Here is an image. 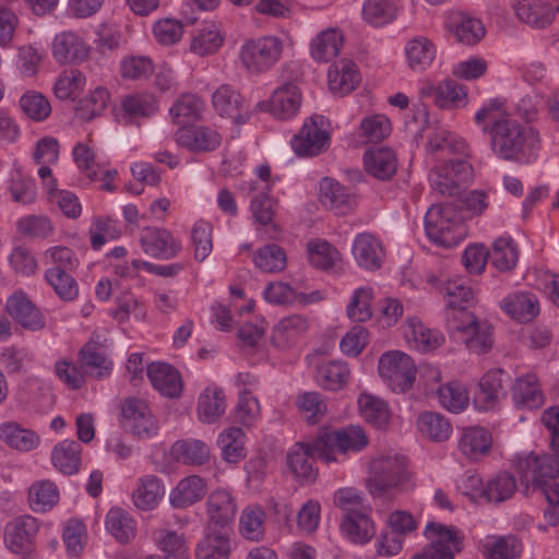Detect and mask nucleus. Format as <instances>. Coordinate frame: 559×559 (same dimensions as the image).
<instances>
[{"label":"nucleus","instance_id":"obj_27","mask_svg":"<svg viewBox=\"0 0 559 559\" xmlns=\"http://www.w3.org/2000/svg\"><path fill=\"white\" fill-rule=\"evenodd\" d=\"M366 171L379 180L391 179L397 169L395 153L389 147H373L364 155Z\"/></svg>","mask_w":559,"mask_h":559},{"label":"nucleus","instance_id":"obj_58","mask_svg":"<svg viewBox=\"0 0 559 559\" xmlns=\"http://www.w3.org/2000/svg\"><path fill=\"white\" fill-rule=\"evenodd\" d=\"M396 14V5L391 0H367L362 7L364 20L373 26L391 23Z\"/></svg>","mask_w":559,"mask_h":559},{"label":"nucleus","instance_id":"obj_28","mask_svg":"<svg viewBox=\"0 0 559 559\" xmlns=\"http://www.w3.org/2000/svg\"><path fill=\"white\" fill-rule=\"evenodd\" d=\"M37 531L38 523L35 518L31 515L16 518L7 525L5 542L13 552L20 554L28 547Z\"/></svg>","mask_w":559,"mask_h":559},{"label":"nucleus","instance_id":"obj_21","mask_svg":"<svg viewBox=\"0 0 559 559\" xmlns=\"http://www.w3.org/2000/svg\"><path fill=\"white\" fill-rule=\"evenodd\" d=\"M230 552L229 530L206 526L204 536L197 546V559H229Z\"/></svg>","mask_w":559,"mask_h":559},{"label":"nucleus","instance_id":"obj_45","mask_svg":"<svg viewBox=\"0 0 559 559\" xmlns=\"http://www.w3.org/2000/svg\"><path fill=\"white\" fill-rule=\"evenodd\" d=\"M226 409L224 392L219 389H205L198 401V417L201 421L213 424Z\"/></svg>","mask_w":559,"mask_h":559},{"label":"nucleus","instance_id":"obj_44","mask_svg":"<svg viewBox=\"0 0 559 559\" xmlns=\"http://www.w3.org/2000/svg\"><path fill=\"white\" fill-rule=\"evenodd\" d=\"M342 532L354 543L365 544L376 533L374 525L366 512L345 514L341 523Z\"/></svg>","mask_w":559,"mask_h":559},{"label":"nucleus","instance_id":"obj_32","mask_svg":"<svg viewBox=\"0 0 559 559\" xmlns=\"http://www.w3.org/2000/svg\"><path fill=\"white\" fill-rule=\"evenodd\" d=\"M206 491L205 481L197 475L181 479L170 492V503L175 508H187L200 501Z\"/></svg>","mask_w":559,"mask_h":559},{"label":"nucleus","instance_id":"obj_40","mask_svg":"<svg viewBox=\"0 0 559 559\" xmlns=\"http://www.w3.org/2000/svg\"><path fill=\"white\" fill-rule=\"evenodd\" d=\"M0 439L10 448L19 451H32L39 444V437L33 430L23 428L15 421L0 426Z\"/></svg>","mask_w":559,"mask_h":559},{"label":"nucleus","instance_id":"obj_20","mask_svg":"<svg viewBox=\"0 0 559 559\" xmlns=\"http://www.w3.org/2000/svg\"><path fill=\"white\" fill-rule=\"evenodd\" d=\"M504 376L501 369L486 372L479 381L478 391L474 395V404L479 411L493 409L500 397L504 395Z\"/></svg>","mask_w":559,"mask_h":559},{"label":"nucleus","instance_id":"obj_30","mask_svg":"<svg viewBox=\"0 0 559 559\" xmlns=\"http://www.w3.org/2000/svg\"><path fill=\"white\" fill-rule=\"evenodd\" d=\"M512 397L516 406L527 409L539 408L545 401L538 379L533 373L516 379L512 388Z\"/></svg>","mask_w":559,"mask_h":559},{"label":"nucleus","instance_id":"obj_8","mask_svg":"<svg viewBox=\"0 0 559 559\" xmlns=\"http://www.w3.org/2000/svg\"><path fill=\"white\" fill-rule=\"evenodd\" d=\"M473 175V167L467 160H450L430 171L429 183L438 194L454 197L472 181Z\"/></svg>","mask_w":559,"mask_h":559},{"label":"nucleus","instance_id":"obj_64","mask_svg":"<svg viewBox=\"0 0 559 559\" xmlns=\"http://www.w3.org/2000/svg\"><path fill=\"white\" fill-rule=\"evenodd\" d=\"M522 551L520 540L512 536H500L485 546V556L489 559H516Z\"/></svg>","mask_w":559,"mask_h":559},{"label":"nucleus","instance_id":"obj_5","mask_svg":"<svg viewBox=\"0 0 559 559\" xmlns=\"http://www.w3.org/2000/svg\"><path fill=\"white\" fill-rule=\"evenodd\" d=\"M448 325L455 338L475 354L487 353L492 347L491 326L485 321H479L467 310L451 312Z\"/></svg>","mask_w":559,"mask_h":559},{"label":"nucleus","instance_id":"obj_37","mask_svg":"<svg viewBox=\"0 0 559 559\" xmlns=\"http://www.w3.org/2000/svg\"><path fill=\"white\" fill-rule=\"evenodd\" d=\"M504 311L519 322H530L539 312L537 298L530 293H514L502 300Z\"/></svg>","mask_w":559,"mask_h":559},{"label":"nucleus","instance_id":"obj_38","mask_svg":"<svg viewBox=\"0 0 559 559\" xmlns=\"http://www.w3.org/2000/svg\"><path fill=\"white\" fill-rule=\"evenodd\" d=\"M436 52V47L432 41L423 36L409 39L405 46V56L408 67L417 72L425 71L431 66Z\"/></svg>","mask_w":559,"mask_h":559},{"label":"nucleus","instance_id":"obj_48","mask_svg":"<svg viewBox=\"0 0 559 559\" xmlns=\"http://www.w3.org/2000/svg\"><path fill=\"white\" fill-rule=\"evenodd\" d=\"M417 427L423 436L438 442L448 440L452 433L450 421L443 415L435 412L420 414Z\"/></svg>","mask_w":559,"mask_h":559},{"label":"nucleus","instance_id":"obj_22","mask_svg":"<svg viewBox=\"0 0 559 559\" xmlns=\"http://www.w3.org/2000/svg\"><path fill=\"white\" fill-rule=\"evenodd\" d=\"M308 328V319L301 314L285 317L273 328L272 344L278 349H288L298 342Z\"/></svg>","mask_w":559,"mask_h":559},{"label":"nucleus","instance_id":"obj_6","mask_svg":"<svg viewBox=\"0 0 559 559\" xmlns=\"http://www.w3.org/2000/svg\"><path fill=\"white\" fill-rule=\"evenodd\" d=\"M367 444L368 437L359 426H348L338 430L323 429L317 437V449L326 463L337 461L336 452H359Z\"/></svg>","mask_w":559,"mask_h":559},{"label":"nucleus","instance_id":"obj_11","mask_svg":"<svg viewBox=\"0 0 559 559\" xmlns=\"http://www.w3.org/2000/svg\"><path fill=\"white\" fill-rule=\"evenodd\" d=\"M140 245L146 254L156 259H173L181 250L180 241L169 230L151 226L142 229Z\"/></svg>","mask_w":559,"mask_h":559},{"label":"nucleus","instance_id":"obj_12","mask_svg":"<svg viewBox=\"0 0 559 559\" xmlns=\"http://www.w3.org/2000/svg\"><path fill=\"white\" fill-rule=\"evenodd\" d=\"M175 141L191 152L203 153L215 151L222 143V135L212 127L192 124L180 128Z\"/></svg>","mask_w":559,"mask_h":559},{"label":"nucleus","instance_id":"obj_13","mask_svg":"<svg viewBox=\"0 0 559 559\" xmlns=\"http://www.w3.org/2000/svg\"><path fill=\"white\" fill-rule=\"evenodd\" d=\"M515 16L533 28L548 27L555 20V8L546 0H511Z\"/></svg>","mask_w":559,"mask_h":559},{"label":"nucleus","instance_id":"obj_35","mask_svg":"<svg viewBox=\"0 0 559 559\" xmlns=\"http://www.w3.org/2000/svg\"><path fill=\"white\" fill-rule=\"evenodd\" d=\"M357 403L360 416L368 424L379 429L388 427L391 420V411L385 401L370 393H361Z\"/></svg>","mask_w":559,"mask_h":559},{"label":"nucleus","instance_id":"obj_61","mask_svg":"<svg viewBox=\"0 0 559 559\" xmlns=\"http://www.w3.org/2000/svg\"><path fill=\"white\" fill-rule=\"evenodd\" d=\"M440 404L453 413H459L468 406L469 397L466 388L460 382H449L438 390Z\"/></svg>","mask_w":559,"mask_h":559},{"label":"nucleus","instance_id":"obj_56","mask_svg":"<svg viewBox=\"0 0 559 559\" xmlns=\"http://www.w3.org/2000/svg\"><path fill=\"white\" fill-rule=\"evenodd\" d=\"M28 500L35 512H45L58 502V488L50 480L37 481L29 488Z\"/></svg>","mask_w":559,"mask_h":559},{"label":"nucleus","instance_id":"obj_53","mask_svg":"<svg viewBox=\"0 0 559 559\" xmlns=\"http://www.w3.org/2000/svg\"><path fill=\"white\" fill-rule=\"evenodd\" d=\"M316 378L322 388L336 391L347 382L349 369L345 362L329 361L318 368Z\"/></svg>","mask_w":559,"mask_h":559},{"label":"nucleus","instance_id":"obj_39","mask_svg":"<svg viewBox=\"0 0 559 559\" xmlns=\"http://www.w3.org/2000/svg\"><path fill=\"white\" fill-rule=\"evenodd\" d=\"M170 453L175 461L186 465H203L210 459V448L197 439H183L175 442Z\"/></svg>","mask_w":559,"mask_h":559},{"label":"nucleus","instance_id":"obj_17","mask_svg":"<svg viewBox=\"0 0 559 559\" xmlns=\"http://www.w3.org/2000/svg\"><path fill=\"white\" fill-rule=\"evenodd\" d=\"M352 253L358 266L367 271L379 270L385 257L380 240L369 233H361L356 236Z\"/></svg>","mask_w":559,"mask_h":559},{"label":"nucleus","instance_id":"obj_16","mask_svg":"<svg viewBox=\"0 0 559 559\" xmlns=\"http://www.w3.org/2000/svg\"><path fill=\"white\" fill-rule=\"evenodd\" d=\"M425 536L429 540L427 548H435L442 557L450 556L462 550L463 535L454 526H447L436 522H429L425 528Z\"/></svg>","mask_w":559,"mask_h":559},{"label":"nucleus","instance_id":"obj_3","mask_svg":"<svg viewBox=\"0 0 559 559\" xmlns=\"http://www.w3.org/2000/svg\"><path fill=\"white\" fill-rule=\"evenodd\" d=\"M428 238L444 248L456 246L465 236L463 218L452 205H432L425 216Z\"/></svg>","mask_w":559,"mask_h":559},{"label":"nucleus","instance_id":"obj_34","mask_svg":"<svg viewBox=\"0 0 559 559\" xmlns=\"http://www.w3.org/2000/svg\"><path fill=\"white\" fill-rule=\"evenodd\" d=\"M343 44L344 36L338 28L324 29L311 41V56L317 61L329 62L338 56Z\"/></svg>","mask_w":559,"mask_h":559},{"label":"nucleus","instance_id":"obj_31","mask_svg":"<svg viewBox=\"0 0 559 559\" xmlns=\"http://www.w3.org/2000/svg\"><path fill=\"white\" fill-rule=\"evenodd\" d=\"M81 367L85 372L97 379L109 377L112 362L107 357L103 347L96 342H87L80 349Z\"/></svg>","mask_w":559,"mask_h":559},{"label":"nucleus","instance_id":"obj_25","mask_svg":"<svg viewBox=\"0 0 559 559\" xmlns=\"http://www.w3.org/2000/svg\"><path fill=\"white\" fill-rule=\"evenodd\" d=\"M457 447L466 459L477 461L489 454L492 447V437L485 428L469 427L464 429Z\"/></svg>","mask_w":559,"mask_h":559},{"label":"nucleus","instance_id":"obj_24","mask_svg":"<svg viewBox=\"0 0 559 559\" xmlns=\"http://www.w3.org/2000/svg\"><path fill=\"white\" fill-rule=\"evenodd\" d=\"M321 202L338 215H345L356 205V198L340 182L324 178L320 182Z\"/></svg>","mask_w":559,"mask_h":559},{"label":"nucleus","instance_id":"obj_60","mask_svg":"<svg viewBox=\"0 0 559 559\" xmlns=\"http://www.w3.org/2000/svg\"><path fill=\"white\" fill-rule=\"evenodd\" d=\"M467 92L465 86L452 80H445L438 84L435 104L440 108H459L465 106Z\"/></svg>","mask_w":559,"mask_h":559},{"label":"nucleus","instance_id":"obj_62","mask_svg":"<svg viewBox=\"0 0 559 559\" xmlns=\"http://www.w3.org/2000/svg\"><path fill=\"white\" fill-rule=\"evenodd\" d=\"M110 93L105 87H96L88 96L82 99L76 107V116L81 120L90 121L103 114L109 104Z\"/></svg>","mask_w":559,"mask_h":559},{"label":"nucleus","instance_id":"obj_49","mask_svg":"<svg viewBox=\"0 0 559 559\" xmlns=\"http://www.w3.org/2000/svg\"><path fill=\"white\" fill-rule=\"evenodd\" d=\"M107 531L120 543H128L135 536V522L120 508L108 511L105 520Z\"/></svg>","mask_w":559,"mask_h":559},{"label":"nucleus","instance_id":"obj_46","mask_svg":"<svg viewBox=\"0 0 559 559\" xmlns=\"http://www.w3.org/2000/svg\"><path fill=\"white\" fill-rule=\"evenodd\" d=\"M518 489L515 477L509 472H499L485 485L484 499L501 503L513 497Z\"/></svg>","mask_w":559,"mask_h":559},{"label":"nucleus","instance_id":"obj_43","mask_svg":"<svg viewBox=\"0 0 559 559\" xmlns=\"http://www.w3.org/2000/svg\"><path fill=\"white\" fill-rule=\"evenodd\" d=\"M81 445L73 440H63L52 450L53 466L62 474L72 475L79 471L81 464Z\"/></svg>","mask_w":559,"mask_h":559},{"label":"nucleus","instance_id":"obj_41","mask_svg":"<svg viewBox=\"0 0 559 559\" xmlns=\"http://www.w3.org/2000/svg\"><path fill=\"white\" fill-rule=\"evenodd\" d=\"M152 537L158 549L164 552V559H189L188 547L182 534L160 527L153 531Z\"/></svg>","mask_w":559,"mask_h":559},{"label":"nucleus","instance_id":"obj_2","mask_svg":"<svg viewBox=\"0 0 559 559\" xmlns=\"http://www.w3.org/2000/svg\"><path fill=\"white\" fill-rule=\"evenodd\" d=\"M368 489L373 497L392 498L413 487L407 460L399 454L379 456L369 465Z\"/></svg>","mask_w":559,"mask_h":559},{"label":"nucleus","instance_id":"obj_19","mask_svg":"<svg viewBox=\"0 0 559 559\" xmlns=\"http://www.w3.org/2000/svg\"><path fill=\"white\" fill-rule=\"evenodd\" d=\"M323 461V456L317 449V439L313 442H299L287 454V463L290 471L299 478L312 480L317 469L313 467L314 459Z\"/></svg>","mask_w":559,"mask_h":559},{"label":"nucleus","instance_id":"obj_15","mask_svg":"<svg viewBox=\"0 0 559 559\" xmlns=\"http://www.w3.org/2000/svg\"><path fill=\"white\" fill-rule=\"evenodd\" d=\"M237 512L236 500L225 489L213 490L206 500V513L209 523L217 530H228L227 525L235 519Z\"/></svg>","mask_w":559,"mask_h":559},{"label":"nucleus","instance_id":"obj_63","mask_svg":"<svg viewBox=\"0 0 559 559\" xmlns=\"http://www.w3.org/2000/svg\"><path fill=\"white\" fill-rule=\"evenodd\" d=\"M45 278L62 300L72 301L78 297L79 286L69 272L49 267L45 272Z\"/></svg>","mask_w":559,"mask_h":559},{"label":"nucleus","instance_id":"obj_42","mask_svg":"<svg viewBox=\"0 0 559 559\" xmlns=\"http://www.w3.org/2000/svg\"><path fill=\"white\" fill-rule=\"evenodd\" d=\"M307 252L310 264L323 271L334 270L342 260L340 251L322 239L308 241Z\"/></svg>","mask_w":559,"mask_h":559},{"label":"nucleus","instance_id":"obj_33","mask_svg":"<svg viewBox=\"0 0 559 559\" xmlns=\"http://www.w3.org/2000/svg\"><path fill=\"white\" fill-rule=\"evenodd\" d=\"M212 105L221 117L234 119L236 122H245L240 108L242 98L240 94L229 84H222L212 95Z\"/></svg>","mask_w":559,"mask_h":559},{"label":"nucleus","instance_id":"obj_26","mask_svg":"<svg viewBox=\"0 0 559 559\" xmlns=\"http://www.w3.org/2000/svg\"><path fill=\"white\" fill-rule=\"evenodd\" d=\"M328 80L331 92L344 96L356 88L360 74L352 60L342 59L330 68Z\"/></svg>","mask_w":559,"mask_h":559},{"label":"nucleus","instance_id":"obj_57","mask_svg":"<svg viewBox=\"0 0 559 559\" xmlns=\"http://www.w3.org/2000/svg\"><path fill=\"white\" fill-rule=\"evenodd\" d=\"M373 289L371 287H359L350 297L346 307L347 317L353 322H366L372 317L371 304L373 300Z\"/></svg>","mask_w":559,"mask_h":559},{"label":"nucleus","instance_id":"obj_1","mask_svg":"<svg viewBox=\"0 0 559 559\" xmlns=\"http://www.w3.org/2000/svg\"><path fill=\"white\" fill-rule=\"evenodd\" d=\"M483 132L490 134V147L503 160L530 162L540 148L539 132L513 119L499 121L495 127L485 123Z\"/></svg>","mask_w":559,"mask_h":559},{"label":"nucleus","instance_id":"obj_29","mask_svg":"<svg viewBox=\"0 0 559 559\" xmlns=\"http://www.w3.org/2000/svg\"><path fill=\"white\" fill-rule=\"evenodd\" d=\"M301 105V93L293 83H285L273 92L270 100L271 112L278 119L294 117Z\"/></svg>","mask_w":559,"mask_h":559},{"label":"nucleus","instance_id":"obj_4","mask_svg":"<svg viewBox=\"0 0 559 559\" xmlns=\"http://www.w3.org/2000/svg\"><path fill=\"white\" fill-rule=\"evenodd\" d=\"M283 40L273 35L247 39L240 47L239 60L250 74H262L271 70L281 59Z\"/></svg>","mask_w":559,"mask_h":559},{"label":"nucleus","instance_id":"obj_18","mask_svg":"<svg viewBox=\"0 0 559 559\" xmlns=\"http://www.w3.org/2000/svg\"><path fill=\"white\" fill-rule=\"evenodd\" d=\"M5 309L25 329L38 331L45 328L44 316L22 292H15L8 298Z\"/></svg>","mask_w":559,"mask_h":559},{"label":"nucleus","instance_id":"obj_55","mask_svg":"<svg viewBox=\"0 0 559 559\" xmlns=\"http://www.w3.org/2000/svg\"><path fill=\"white\" fill-rule=\"evenodd\" d=\"M224 37L218 26L214 23L206 24L192 38L190 49L199 56H207L216 52L223 45Z\"/></svg>","mask_w":559,"mask_h":559},{"label":"nucleus","instance_id":"obj_47","mask_svg":"<svg viewBox=\"0 0 559 559\" xmlns=\"http://www.w3.org/2000/svg\"><path fill=\"white\" fill-rule=\"evenodd\" d=\"M491 264L501 272L515 267L519 260V249L511 237L496 239L489 251Z\"/></svg>","mask_w":559,"mask_h":559},{"label":"nucleus","instance_id":"obj_14","mask_svg":"<svg viewBox=\"0 0 559 559\" xmlns=\"http://www.w3.org/2000/svg\"><path fill=\"white\" fill-rule=\"evenodd\" d=\"M90 46L79 34L66 31L52 40V56L59 63L82 62L87 59Z\"/></svg>","mask_w":559,"mask_h":559},{"label":"nucleus","instance_id":"obj_36","mask_svg":"<svg viewBox=\"0 0 559 559\" xmlns=\"http://www.w3.org/2000/svg\"><path fill=\"white\" fill-rule=\"evenodd\" d=\"M164 492V486L158 477L154 475L143 476L133 490V503L140 510H153L162 500Z\"/></svg>","mask_w":559,"mask_h":559},{"label":"nucleus","instance_id":"obj_59","mask_svg":"<svg viewBox=\"0 0 559 559\" xmlns=\"http://www.w3.org/2000/svg\"><path fill=\"white\" fill-rule=\"evenodd\" d=\"M451 29L456 40L464 45H475L485 36L483 23L464 14H460L452 22Z\"/></svg>","mask_w":559,"mask_h":559},{"label":"nucleus","instance_id":"obj_51","mask_svg":"<svg viewBox=\"0 0 559 559\" xmlns=\"http://www.w3.org/2000/svg\"><path fill=\"white\" fill-rule=\"evenodd\" d=\"M296 406L305 420L318 424L328 413V401L318 392H304L296 397Z\"/></svg>","mask_w":559,"mask_h":559},{"label":"nucleus","instance_id":"obj_50","mask_svg":"<svg viewBox=\"0 0 559 559\" xmlns=\"http://www.w3.org/2000/svg\"><path fill=\"white\" fill-rule=\"evenodd\" d=\"M427 150L430 153L449 152L462 156L469 155L467 143L461 136L445 129H438L432 136L429 138Z\"/></svg>","mask_w":559,"mask_h":559},{"label":"nucleus","instance_id":"obj_52","mask_svg":"<svg viewBox=\"0 0 559 559\" xmlns=\"http://www.w3.org/2000/svg\"><path fill=\"white\" fill-rule=\"evenodd\" d=\"M223 459L229 463H237L246 456L245 433L241 428L230 427L218 437Z\"/></svg>","mask_w":559,"mask_h":559},{"label":"nucleus","instance_id":"obj_54","mask_svg":"<svg viewBox=\"0 0 559 559\" xmlns=\"http://www.w3.org/2000/svg\"><path fill=\"white\" fill-rule=\"evenodd\" d=\"M121 109L129 119L147 118L156 112L157 102L151 94H130L121 98Z\"/></svg>","mask_w":559,"mask_h":559},{"label":"nucleus","instance_id":"obj_7","mask_svg":"<svg viewBox=\"0 0 559 559\" xmlns=\"http://www.w3.org/2000/svg\"><path fill=\"white\" fill-rule=\"evenodd\" d=\"M515 469L520 476L521 486L525 496L535 493L536 487L545 478L559 476V453L537 455L530 453L518 456Z\"/></svg>","mask_w":559,"mask_h":559},{"label":"nucleus","instance_id":"obj_9","mask_svg":"<svg viewBox=\"0 0 559 559\" xmlns=\"http://www.w3.org/2000/svg\"><path fill=\"white\" fill-rule=\"evenodd\" d=\"M378 369L393 392H405L415 381L416 367L413 359L399 350L384 353L379 359Z\"/></svg>","mask_w":559,"mask_h":559},{"label":"nucleus","instance_id":"obj_23","mask_svg":"<svg viewBox=\"0 0 559 559\" xmlns=\"http://www.w3.org/2000/svg\"><path fill=\"white\" fill-rule=\"evenodd\" d=\"M147 377L155 390L167 397H178L182 391L179 372L168 364L152 362L146 369Z\"/></svg>","mask_w":559,"mask_h":559},{"label":"nucleus","instance_id":"obj_10","mask_svg":"<svg viewBox=\"0 0 559 559\" xmlns=\"http://www.w3.org/2000/svg\"><path fill=\"white\" fill-rule=\"evenodd\" d=\"M329 146V133L322 117L312 116L305 121L300 131L293 138L292 147L299 156H314Z\"/></svg>","mask_w":559,"mask_h":559}]
</instances>
